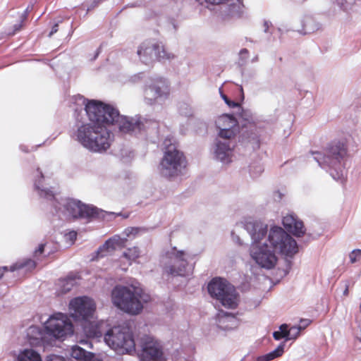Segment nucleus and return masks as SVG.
<instances>
[{"mask_svg": "<svg viewBox=\"0 0 361 361\" xmlns=\"http://www.w3.org/2000/svg\"><path fill=\"white\" fill-rule=\"evenodd\" d=\"M49 341L63 340L73 334V325L66 314L56 312L49 316L44 323Z\"/></svg>", "mask_w": 361, "mask_h": 361, "instance_id": "12", "label": "nucleus"}, {"mask_svg": "<svg viewBox=\"0 0 361 361\" xmlns=\"http://www.w3.org/2000/svg\"><path fill=\"white\" fill-rule=\"evenodd\" d=\"M85 148L93 152H106L113 142L114 135L106 124H82L75 133Z\"/></svg>", "mask_w": 361, "mask_h": 361, "instance_id": "4", "label": "nucleus"}, {"mask_svg": "<svg viewBox=\"0 0 361 361\" xmlns=\"http://www.w3.org/2000/svg\"><path fill=\"white\" fill-rule=\"evenodd\" d=\"M238 116L241 120L243 127H255L257 118L252 111L248 109L238 108Z\"/></svg>", "mask_w": 361, "mask_h": 361, "instance_id": "24", "label": "nucleus"}, {"mask_svg": "<svg viewBox=\"0 0 361 361\" xmlns=\"http://www.w3.org/2000/svg\"><path fill=\"white\" fill-rule=\"evenodd\" d=\"M163 145L165 152L159 166V173L166 178H173L180 175L186 166L183 154L177 149L173 137H166Z\"/></svg>", "mask_w": 361, "mask_h": 361, "instance_id": "7", "label": "nucleus"}, {"mask_svg": "<svg viewBox=\"0 0 361 361\" xmlns=\"http://www.w3.org/2000/svg\"><path fill=\"white\" fill-rule=\"evenodd\" d=\"M190 255L176 247L164 250L160 257L164 272L173 276H186L192 272L193 267L188 263Z\"/></svg>", "mask_w": 361, "mask_h": 361, "instance_id": "8", "label": "nucleus"}, {"mask_svg": "<svg viewBox=\"0 0 361 361\" xmlns=\"http://www.w3.org/2000/svg\"><path fill=\"white\" fill-rule=\"evenodd\" d=\"M69 354L72 358L77 361H92L93 354L85 350L78 345H73L69 350Z\"/></svg>", "mask_w": 361, "mask_h": 361, "instance_id": "26", "label": "nucleus"}, {"mask_svg": "<svg viewBox=\"0 0 361 361\" xmlns=\"http://www.w3.org/2000/svg\"><path fill=\"white\" fill-rule=\"evenodd\" d=\"M66 240L71 244H73L77 238V233L75 231H71L66 234Z\"/></svg>", "mask_w": 361, "mask_h": 361, "instance_id": "38", "label": "nucleus"}, {"mask_svg": "<svg viewBox=\"0 0 361 361\" xmlns=\"http://www.w3.org/2000/svg\"><path fill=\"white\" fill-rule=\"evenodd\" d=\"M34 188L41 198L51 202L54 214L63 221H90L99 216V209L92 205L83 204L78 200L59 197L56 187L51 185V179L45 178L39 169L35 172Z\"/></svg>", "mask_w": 361, "mask_h": 361, "instance_id": "2", "label": "nucleus"}, {"mask_svg": "<svg viewBox=\"0 0 361 361\" xmlns=\"http://www.w3.org/2000/svg\"><path fill=\"white\" fill-rule=\"evenodd\" d=\"M169 93L168 80L159 76L149 78L143 88L144 100L149 105L164 102L169 97Z\"/></svg>", "mask_w": 361, "mask_h": 361, "instance_id": "14", "label": "nucleus"}, {"mask_svg": "<svg viewBox=\"0 0 361 361\" xmlns=\"http://www.w3.org/2000/svg\"><path fill=\"white\" fill-rule=\"evenodd\" d=\"M18 361H42L39 350L32 348H25L19 351Z\"/></svg>", "mask_w": 361, "mask_h": 361, "instance_id": "25", "label": "nucleus"}, {"mask_svg": "<svg viewBox=\"0 0 361 361\" xmlns=\"http://www.w3.org/2000/svg\"><path fill=\"white\" fill-rule=\"evenodd\" d=\"M208 291L212 298L226 308L235 309L238 305V293L234 286L225 279H214L208 285Z\"/></svg>", "mask_w": 361, "mask_h": 361, "instance_id": "10", "label": "nucleus"}, {"mask_svg": "<svg viewBox=\"0 0 361 361\" xmlns=\"http://www.w3.org/2000/svg\"><path fill=\"white\" fill-rule=\"evenodd\" d=\"M140 256V250L138 247H133L126 250L120 257V264L118 267L123 271L128 268Z\"/></svg>", "mask_w": 361, "mask_h": 361, "instance_id": "23", "label": "nucleus"}, {"mask_svg": "<svg viewBox=\"0 0 361 361\" xmlns=\"http://www.w3.org/2000/svg\"><path fill=\"white\" fill-rule=\"evenodd\" d=\"M346 154L345 145L337 142L330 145L323 152H314L313 158L334 180H342L345 175Z\"/></svg>", "mask_w": 361, "mask_h": 361, "instance_id": "6", "label": "nucleus"}, {"mask_svg": "<svg viewBox=\"0 0 361 361\" xmlns=\"http://www.w3.org/2000/svg\"><path fill=\"white\" fill-rule=\"evenodd\" d=\"M123 218H128V214H126V215H123Z\"/></svg>", "mask_w": 361, "mask_h": 361, "instance_id": "51", "label": "nucleus"}, {"mask_svg": "<svg viewBox=\"0 0 361 361\" xmlns=\"http://www.w3.org/2000/svg\"><path fill=\"white\" fill-rule=\"evenodd\" d=\"M107 322V327L103 332L105 343L118 353H130L135 350V342L132 334L126 327L115 326L110 327Z\"/></svg>", "mask_w": 361, "mask_h": 361, "instance_id": "9", "label": "nucleus"}, {"mask_svg": "<svg viewBox=\"0 0 361 361\" xmlns=\"http://www.w3.org/2000/svg\"><path fill=\"white\" fill-rule=\"evenodd\" d=\"M287 324H282L279 327V331H276L273 333V336L276 340H280L281 338H286L287 340Z\"/></svg>", "mask_w": 361, "mask_h": 361, "instance_id": "31", "label": "nucleus"}, {"mask_svg": "<svg viewBox=\"0 0 361 361\" xmlns=\"http://www.w3.org/2000/svg\"><path fill=\"white\" fill-rule=\"evenodd\" d=\"M320 28V25L316 23L312 18H307L304 25V34L314 32Z\"/></svg>", "mask_w": 361, "mask_h": 361, "instance_id": "30", "label": "nucleus"}, {"mask_svg": "<svg viewBox=\"0 0 361 361\" xmlns=\"http://www.w3.org/2000/svg\"><path fill=\"white\" fill-rule=\"evenodd\" d=\"M137 54L140 61L146 65L152 64L156 60L171 61L176 58L175 54L169 51L161 42L154 39L142 42L137 47Z\"/></svg>", "mask_w": 361, "mask_h": 361, "instance_id": "11", "label": "nucleus"}, {"mask_svg": "<svg viewBox=\"0 0 361 361\" xmlns=\"http://www.w3.org/2000/svg\"><path fill=\"white\" fill-rule=\"evenodd\" d=\"M110 214L114 215V216H116L122 215L121 213H116H116H114V212L110 213Z\"/></svg>", "mask_w": 361, "mask_h": 361, "instance_id": "48", "label": "nucleus"}, {"mask_svg": "<svg viewBox=\"0 0 361 361\" xmlns=\"http://www.w3.org/2000/svg\"><path fill=\"white\" fill-rule=\"evenodd\" d=\"M216 324L224 331L234 330L240 325L239 319L233 314L220 311L216 317Z\"/></svg>", "mask_w": 361, "mask_h": 361, "instance_id": "21", "label": "nucleus"}, {"mask_svg": "<svg viewBox=\"0 0 361 361\" xmlns=\"http://www.w3.org/2000/svg\"><path fill=\"white\" fill-rule=\"evenodd\" d=\"M240 90L241 92H243V87H240Z\"/></svg>", "mask_w": 361, "mask_h": 361, "instance_id": "52", "label": "nucleus"}, {"mask_svg": "<svg viewBox=\"0 0 361 361\" xmlns=\"http://www.w3.org/2000/svg\"><path fill=\"white\" fill-rule=\"evenodd\" d=\"M271 26V23L269 21H264V31L265 32H267L269 30V28Z\"/></svg>", "mask_w": 361, "mask_h": 361, "instance_id": "44", "label": "nucleus"}, {"mask_svg": "<svg viewBox=\"0 0 361 361\" xmlns=\"http://www.w3.org/2000/svg\"><path fill=\"white\" fill-rule=\"evenodd\" d=\"M109 125L115 126L122 133H136L141 130L142 123L140 118H130L121 116L117 110V115L112 116Z\"/></svg>", "mask_w": 361, "mask_h": 361, "instance_id": "17", "label": "nucleus"}, {"mask_svg": "<svg viewBox=\"0 0 361 361\" xmlns=\"http://www.w3.org/2000/svg\"><path fill=\"white\" fill-rule=\"evenodd\" d=\"M263 171L264 169L261 165H256L250 167V173L253 178H257L263 172Z\"/></svg>", "mask_w": 361, "mask_h": 361, "instance_id": "36", "label": "nucleus"}, {"mask_svg": "<svg viewBox=\"0 0 361 361\" xmlns=\"http://www.w3.org/2000/svg\"><path fill=\"white\" fill-rule=\"evenodd\" d=\"M238 121L233 116L223 114L216 120V126L219 129L217 138H235L237 133Z\"/></svg>", "mask_w": 361, "mask_h": 361, "instance_id": "18", "label": "nucleus"}, {"mask_svg": "<svg viewBox=\"0 0 361 361\" xmlns=\"http://www.w3.org/2000/svg\"><path fill=\"white\" fill-rule=\"evenodd\" d=\"M77 284V279L75 276H68L58 282L59 294H64L69 292Z\"/></svg>", "mask_w": 361, "mask_h": 361, "instance_id": "27", "label": "nucleus"}, {"mask_svg": "<svg viewBox=\"0 0 361 361\" xmlns=\"http://www.w3.org/2000/svg\"><path fill=\"white\" fill-rule=\"evenodd\" d=\"M234 138H216L214 149V159L223 166H229L235 159Z\"/></svg>", "mask_w": 361, "mask_h": 361, "instance_id": "16", "label": "nucleus"}, {"mask_svg": "<svg viewBox=\"0 0 361 361\" xmlns=\"http://www.w3.org/2000/svg\"><path fill=\"white\" fill-rule=\"evenodd\" d=\"M126 238L115 235L106 240L105 243L98 248L97 255V257H104L117 249L123 248L126 246Z\"/></svg>", "mask_w": 361, "mask_h": 361, "instance_id": "20", "label": "nucleus"}, {"mask_svg": "<svg viewBox=\"0 0 361 361\" xmlns=\"http://www.w3.org/2000/svg\"><path fill=\"white\" fill-rule=\"evenodd\" d=\"M27 338L32 345L39 346L41 345H52L53 343L49 341L47 331H44L36 325L29 326L26 330Z\"/></svg>", "mask_w": 361, "mask_h": 361, "instance_id": "19", "label": "nucleus"}, {"mask_svg": "<svg viewBox=\"0 0 361 361\" xmlns=\"http://www.w3.org/2000/svg\"><path fill=\"white\" fill-rule=\"evenodd\" d=\"M16 265H15V266H12V267H11V271H14V270H16Z\"/></svg>", "mask_w": 361, "mask_h": 361, "instance_id": "49", "label": "nucleus"}, {"mask_svg": "<svg viewBox=\"0 0 361 361\" xmlns=\"http://www.w3.org/2000/svg\"><path fill=\"white\" fill-rule=\"evenodd\" d=\"M141 231L140 228H135V227H130L127 228L124 230L123 233V238H126L127 239L128 238H134L139 233V231Z\"/></svg>", "mask_w": 361, "mask_h": 361, "instance_id": "33", "label": "nucleus"}, {"mask_svg": "<svg viewBox=\"0 0 361 361\" xmlns=\"http://www.w3.org/2000/svg\"><path fill=\"white\" fill-rule=\"evenodd\" d=\"M79 101L85 105V110L90 123L87 124H106L112 116L117 115V109L110 105L96 100H86L83 97L78 96Z\"/></svg>", "mask_w": 361, "mask_h": 361, "instance_id": "13", "label": "nucleus"}, {"mask_svg": "<svg viewBox=\"0 0 361 361\" xmlns=\"http://www.w3.org/2000/svg\"><path fill=\"white\" fill-rule=\"evenodd\" d=\"M137 355L141 361L166 360L163 343L151 335H144L139 339Z\"/></svg>", "mask_w": 361, "mask_h": 361, "instance_id": "15", "label": "nucleus"}, {"mask_svg": "<svg viewBox=\"0 0 361 361\" xmlns=\"http://www.w3.org/2000/svg\"><path fill=\"white\" fill-rule=\"evenodd\" d=\"M47 358V361H66L63 357L55 355H49Z\"/></svg>", "mask_w": 361, "mask_h": 361, "instance_id": "40", "label": "nucleus"}, {"mask_svg": "<svg viewBox=\"0 0 361 361\" xmlns=\"http://www.w3.org/2000/svg\"><path fill=\"white\" fill-rule=\"evenodd\" d=\"M149 300V295L135 285L116 286L111 291L113 304L122 311L133 315L139 314L143 309V304Z\"/></svg>", "mask_w": 361, "mask_h": 361, "instance_id": "5", "label": "nucleus"}, {"mask_svg": "<svg viewBox=\"0 0 361 361\" xmlns=\"http://www.w3.org/2000/svg\"><path fill=\"white\" fill-rule=\"evenodd\" d=\"M7 267H4L2 268H0V279L1 278V276H3V269H6Z\"/></svg>", "mask_w": 361, "mask_h": 361, "instance_id": "46", "label": "nucleus"}, {"mask_svg": "<svg viewBox=\"0 0 361 361\" xmlns=\"http://www.w3.org/2000/svg\"><path fill=\"white\" fill-rule=\"evenodd\" d=\"M349 259H350V263H352V264L360 262L361 260V250H360V249L353 250L349 254Z\"/></svg>", "mask_w": 361, "mask_h": 361, "instance_id": "35", "label": "nucleus"}, {"mask_svg": "<svg viewBox=\"0 0 361 361\" xmlns=\"http://www.w3.org/2000/svg\"><path fill=\"white\" fill-rule=\"evenodd\" d=\"M53 252L54 251L49 247L48 243L40 244L38 248L35 250L34 257L39 259L41 255H49Z\"/></svg>", "mask_w": 361, "mask_h": 361, "instance_id": "29", "label": "nucleus"}, {"mask_svg": "<svg viewBox=\"0 0 361 361\" xmlns=\"http://www.w3.org/2000/svg\"><path fill=\"white\" fill-rule=\"evenodd\" d=\"M239 54L242 60H246L248 57V51L246 49H243L240 50Z\"/></svg>", "mask_w": 361, "mask_h": 361, "instance_id": "41", "label": "nucleus"}, {"mask_svg": "<svg viewBox=\"0 0 361 361\" xmlns=\"http://www.w3.org/2000/svg\"><path fill=\"white\" fill-rule=\"evenodd\" d=\"M36 266V263L32 260H28L26 264H24L23 265H20L18 267V268H21L23 267H29L31 268H34Z\"/></svg>", "mask_w": 361, "mask_h": 361, "instance_id": "42", "label": "nucleus"}, {"mask_svg": "<svg viewBox=\"0 0 361 361\" xmlns=\"http://www.w3.org/2000/svg\"><path fill=\"white\" fill-rule=\"evenodd\" d=\"M232 238H233V240L236 242L239 245H242L243 244V242L240 240L239 236L235 235L233 233H232Z\"/></svg>", "mask_w": 361, "mask_h": 361, "instance_id": "45", "label": "nucleus"}, {"mask_svg": "<svg viewBox=\"0 0 361 361\" xmlns=\"http://www.w3.org/2000/svg\"><path fill=\"white\" fill-rule=\"evenodd\" d=\"M219 91H221V89H219ZM221 92V97L224 100L225 103L231 108H240V104L234 101L230 100L226 95Z\"/></svg>", "mask_w": 361, "mask_h": 361, "instance_id": "37", "label": "nucleus"}, {"mask_svg": "<svg viewBox=\"0 0 361 361\" xmlns=\"http://www.w3.org/2000/svg\"><path fill=\"white\" fill-rule=\"evenodd\" d=\"M238 4H230L228 7V12L227 14H225L226 16H238L240 8L241 1L240 0H237Z\"/></svg>", "mask_w": 361, "mask_h": 361, "instance_id": "32", "label": "nucleus"}, {"mask_svg": "<svg viewBox=\"0 0 361 361\" xmlns=\"http://www.w3.org/2000/svg\"><path fill=\"white\" fill-rule=\"evenodd\" d=\"M258 59L257 56L255 57L253 59H252V62H255V61H257Z\"/></svg>", "mask_w": 361, "mask_h": 361, "instance_id": "50", "label": "nucleus"}, {"mask_svg": "<svg viewBox=\"0 0 361 361\" xmlns=\"http://www.w3.org/2000/svg\"><path fill=\"white\" fill-rule=\"evenodd\" d=\"M283 226L291 233L297 237H300L305 233V228L302 221L298 220L296 216L289 214L283 218Z\"/></svg>", "mask_w": 361, "mask_h": 361, "instance_id": "22", "label": "nucleus"}, {"mask_svg": "<svg viewBox=\"0 0 361 361\" xmlns=\"http://www.w3.org/2000/svg\"><path fill=\"white\" fill-rule=\"evenodd\" d=\"M143 75L144 74L142 73L135 74L130 77V81L133 83L138 82L142 80Z\"/></svg>", "mask_w": 361, "mask_h": 361, "instance_id": "39", "label": "nucleus"}, {"mask_svg": "<svg viewBox=\"0 0 361 361\" xmlns=\"http://www.w3.org/2000/svg\"><path fill=\"white\" fill-rule=\"evenodd\" d=\"M301 329L300 326H292L289 329H287V340L295 339L300 334Z\"/></svg>", "mask_w": 361, "mask_h": 361, "instance_id": "34", "label": "nucleus"}, {"mask_svg": "<svg viewBox=\"0 0 361 361\" xmlns=\"http://www.w3.org/2000/svg\"><path fill=\"white\" fill-rule=\"evenodd\" d=\"M348 293V287L346 286L345 290L343 291V295H347Z\"/></svg>", "mask_w": 361, "mask_h": 361, "instance_id": "47", "label": "nucleus"}, {"mask_svg": "<svg viewBox=\"0 0 361 361\" xmlns=\"http://www.w3.org/2000/svg\"><path fill=\"white\" fill-rule=\"evenodd\" d=\"M284 351V344H280L273 351L259 356L257 357V361H271L272 360L279 357Z\"/></svg>", "mask_w": 361, "mask_h": 361, "instance_id": "28", "label": "nucleus"}, {"mask_svg": "<svg viewBox=\"0 0 361 361\" xmlns=\"http://www.w3.org/2000/svg\"><path fill=\"white\" fill-rule=\"evenodd\" d=\"M28 8H26L25 13H27V12L28 11Z\"/></svg>", "mask_w": 361, "mask_h": 361, "instance_id": "53", "label": "nucleus"}, {"mask_svg": "<svg viewBox=\"0 0 361 361\" xmlns=\"http://www.w3.org/2000/svg\"><path fill=\"white\" fill-rule=\"evenodd\" d=\"M237 226L247 231L251 238L250 255L261 268L271 269L278 262L277 254L293 256L298 252L296 241L281 227L267 225L252 217H245Z\"/></svg>", "mask_w": 361, "mask_h": 361, "instance_id": "1", "label": "nucleus"}, {"mask_svg": "<svg viewBox=\"0 0 361 361\" xmlns=\"http://www.w3.org/2000/svg\"><path fill=\"white\" fill-rule=\"evenodd\" d=\"M97 305L94 300L88 296L73 298L68 304L69 316L80 323L83 331L89 338H100L107 327V322L96 321Z\"/></svg>", "mask_w": 361, "mask_h": 361, "instance_id": "3", "label": "nucleus"}, {"mask_svg": "<svg viewBox=\"0 0 361 361\" xmlns=\"http://www.w3.org/2000/svg\"><path fill=\"white\" fill-rule=\"evenodd\" d=\"M58 23H56L51 28V32L49 34V37H51L54 33L58 31Z\"/></svg>", "mask_w": 361, "mask_h": 361, "instance_id": "43", "label": "nucleus"}]
</instances>
